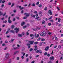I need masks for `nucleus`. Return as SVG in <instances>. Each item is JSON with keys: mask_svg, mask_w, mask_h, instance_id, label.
<instances>
[{"mask_svg": "<svg viewBox=\"0 0 63 63\" xmlns=\"http://www.w3.org/2000/svg\"><path fill=\"white\" fill-rule=\"evenodd\" d=\"M32 50H33V48H31L30 49L29 51H32Z\"/></svg>", "mask_w": 63, "mask_h": 63, "instance_id": "obj_22", "label": "nucleus"}, {"mask_svg": "<svg viewBox=\"0 0 63 63\" xmlns=\"http://www.w3.org/2000/svg\"><path fill=\"white\" fill-rule=\"evenodd\" d=\"M52 16L48 18V19H51L52 18Z\"/></svg>", "mask_w": 63, "mask_h": 63, "instance_id": "obj_52", "label": "nucleus"}, {"mask_svg": "<svg viewBox=\"0 0 63 63\" xmlns=\"http://www.w3.org/2000/svg\"><path fill=\"white\" fill-rule=\"evenodd\" d=\"M32 6L34 7L35 6V4L34 3H33L32 4Z\"/></svg>", "mask_w": 63, "mask_h": 63, "instance_id": "obj_19", "label": "nucleus"}, {"mask_svg": "<svg viewBox=\"0 0 63 63\" xmlns=\"http://www.w3.org/2000/svg\"><path fill=\"white\" fill-rule=\"evenodd\" d=\"M42 23L43 24H45V21L44 20H43L42 21Z\"/></svg>", "mask_w": 63, "mask_h": 63, "instance_id": "obj_15", "label": "nucleus"}, {"mask_svg": "<svg viewBox=\"0 0 63 63\" xmlns=\"http://www.w3.org/2000/svg\"><path fill=\"white\" fill-rule=\"evenodd\" d=\"M51 23H49L48 24V25H49V26H50V25H51Z\"/></svg>", "mask_w": 63, "mask_h": 63, "instance_id": "obj_63", "label": "nucleus"}, {"mask_svg": "<svg viewBox=\"0 0 63 63\" xmlns=\"http://www.w3.org/2000/svg\"><path fill=\"white\" fill-rule=\"evenodd\" d=\"M8 4L9 5H11V2H9L8 3Z\"/></svg>", "mask_w": 63, "mask_h": 63, "instance_id": "obj_55", "label": "nucleus"}, {"mask_svg": "<svg viewBox=\"0 0 63 63\" xmlns=\"http://www.w3.org/2000/svg\"><path fill=\"white\" fill-rule=\"evenodd\" d=\"M17 48H18L17 47H15L14 48H13L15 50H16V49H17Z\"/></svg>", "mask_w": 63, "mask_h": 63, "instance_id": "obj_25", "label": "nucleus"}, {"mask_svg": "<svg viewBox=\"0 0 63 63\" xmlns=\"http://www.w3.org/2000/svg\"><path fill=\"white\" fill-rule=\"evenodd\" d=\"M15 14H12L11 16H15Z\"/></svg>", "mask_w": 63, "mask_h": 63, "instance_id": "obj_53", "label": "nucleus"}, {"mask_svg": "<svg viewBox=\"0 0 63 63\" xmlns=\"http://www.w3.org/2000/svg\"><path fill=\"white\" fill-rule=\"evenodd\" d=\"M11 27L12 28V29H13V28H14V27H15V26H14V25H12L11 26Z\"/></svg>", "mask_w": 63, "mask_h": 63, "instance_id": "obj_36", "label": "nucleus"}, {"mask_svg": "<svg viewBox=\"0 0 63 63\" xmlns=\"http://www.w3.org/2000/svg\"><path fill=\"white\" fill-rule=\"evenodd\" d=\"M49 48V46H47L46 47V48L45 49V50L46 51H47L48 50V49Z\"/></svg>", "mask_w": 63, "mask_h": 63, "instance_id": "obj_4", "label": "nucleus"}, {"mask_svg": "<svg viewBox=\"0 0 63 63\" xmlns=\"http://www.w3.org/2000/svg\"><path fill=\"white\" fill-rule=\"evenodd\" d=\"M2 15H3V13H2L0 11V16Z\"/></svg>", "mask_w": 63, "mask_h": 63, "instance_id": "obj_32", "label": "nucleus"}, {"mask_svg": "<svg viewBox=\"0 0 63 63\" xmlns=\"http://www.w3.org/2000/svg\"><path fill=\"white\" fill-rule=\"evenodd\" d=\"M60 20H61V19L60 18H59L58 19V22H60Z\"/></svg>", "mask_w": 63, "mask_h": 63, "instance_id": "obj_33", "label": "nucleus"}, {"mask_svg": "<svg viewBox=\"0 0 63 63\" xmlns=\"http://www.w3.org/2000/svg\"><path fill=\"white\" fill-rule=\"evenodd\" d=\"M19 8L20 9V10H22L24 9V8L23 7H21V6H20L19 7Z\"/></svg>", "mask_w": 63, "mask_h": 63, "instance_id": "obj_6", "label": "nucleus"}, {"mask_svg": "<svg viewBox=\"0 0 63 63\" xmlns=\"http://www.w3.org/2000/svg\"><path fill=\"white\" fill-rule=\"evenodd\" d=\"M47 10V7H45V9H44V10L45 11H46V10Z\"/></svg>", "mask_w": 63, "mask_h": 63, "instance_id": "obj_38", "label": "nucleus"}, {"mask_svg": "<svg viewBox=\"0 0 63 63\" xmlns=\"http://www.w3.org/2000/svg\"><path fill=\"white\" fill-rule=\"evenodd\" d=\"M27 18V17H24L23 18V19H26Z\"/></svg>", "mask_w": 63, "mask_h": 63, "instance_id": "obj_40", "label": "nucleus"}, {"mask_svg": "<svg viewBox=\"0 0 63 63\" xmlns=\"http://www.w3.org/2000/svg\"><path fill=\"white\" fill-rule=\"evenodd\" d=\"M48 63H52V62H51V61H50Z\"/></svg>", "mask_w": 63, "mask_h": 63, "instance_id": "obj_44", "label": "nucleus"}, {"mask_svg": "<svg viewBox=\"0 0 63 63\" xmlns=\"http://www.w3.org/2000/svg\"><path fill=\"white\" fill-rule=\"evenodd\" d=\"M56 40H57V41L58 40V38L57 37H56V38H55Z\"/></svg>", "mask_w": 63, "mask_h": 63, "instance_id": "obj_48", "label": "nucleus"}, {"mask_svg": "<svg viewBox=\"0 0 63 63\" xmlns=\"http://www.w3.org/2000/svg\"><path fill=\"white\" fill-rule=\"evenodd\" d=\"M26 17H28L29 16V14L28 13H27V15H26Z\"/></svg>", "mask_w": 63, "mask_h": 63, "instance_id": "obj_16", "label": "nucleus"}, {"mask_svg": "<svg viewBox=\"0 0 63 63\" xmlns=\"http://www.w3.org/2000/svg\"><path fill=\"white\" fill-rule=\"evenodd\" d=\"M29 34V33H28V32H26V34L27 35H28Z\"/></svg>", "mask_w": 63, "mask_h": 63, "instance_id": "obj_62", "label": "nucleus"}, {"mask_svg": "<svg viewBox=\"0 0 63 63\" xmlns=\"http://www.w3.org/2000/svg\"><path fill=\"white\" fill-rule=\"evenodd\" d=\"M42 45V43H40V45H39V46H41Z\"/></svg>", "mask_w": 63, "mask_h": 63, "instance_id": "obj_51", "label": "nucleus"}, {"mask_svg": "<svg viewBox=\"0 0 63 63\" xmlns=\"http://www.w3.org/2000/svg\"><path fill=\"white\" fill-rule=\"evenodd\" d=\"M11 41H10V43H12V42H13V41H15V39H12L11 40Z\"/></svg>", "mask_w": 63, "mask_h": 63, "instance_id": "obj_11", "label": "nucleus"}, {"mask_svg": "<svg viewBox=\"0 0 63 63\" xmlns=\"http://www.w3.org/2000/svg\"><path fill=\"white\" fill-rule=\"evenodd\" d=\"M41 40L42 41H45V39L44 38H42V39H41Z\"/></svg>", "mask_w": 63, "mask_h": 63, "instance_id": "obj_24", "label": "nucleus"}, {"mask_svg": "<svg viewBox=\"0 0 63 63\" xmlns=\"http://www.w3.org/2000/svg\"><path fill=\"white\" fill-rule=\"evenodd\" d=\"M30 37H33L34 36V35L33 34H31L30 35Z\"/></svg>", "mask_w": 63, "mask_h": 63, "instance_id": "obj_23", "label": "nucleus"}, {"mask_svg": "<svg viewBox=\"0 0 63 63\" xmlns=\"http://www.w3.org/2000/svg\"><path fill=\"white\" fill-rule=\"evenodd\" d=\"M28 56V54H26V57H27Z\"/></svg>", "mask_w": 63, "mask_h": 63, "instance_id": "obj_60", "label": "nucleus"}, {"mask_svg": "<svg viewBox=\"0 0 63 63\" xmlns=\"http://www.w3.org/2000/svg\"><path fill=\"white\" fill-rule=\"evenodd\" d=\"M47 52H46L45 53L44 55H47Z\"/></svg>", "mask_w": 63, "mask_h": 63, "instance_id": "obj_35", "label": "nucleus"}, {"mask_svg": "<svg viewBox=\"0 0 63 63\" xmlns=\"http://www.w3.org/2000/svg\"><path fill=\"white\" fill-rule=\"evenodd\" d=\"M30 44L29 43H28L27 44V46H30Z\"/></svg>", "mask_w": 63, "mask_h": 63, "instance_id": "obj_43", "label": "nucleus"}, {"mask_svg": "<svg viewBox=\"0 0 63 63\" xmlns=\"http://www.w3.org/2000/svg\"><path fill=\"white\" fill-rule=\"evenodd\" d=\"M38 42H36L34 43V44H35V45H37V44H38Z\"/></svg>", "mask_w": 63, "mask_h": 63, "instance_id": "obj_34", "label": "nucleus"}, {"mask_svg": "<svg viewBox=\"0 0 63 63\" xmlns=\"http://www.w3.org/2000/svg\"><path fill=\"white\" fill-rule=\"evenodd\" d=\"M35 52L37 53L39 52V53H40V54H42V51L40 50H37Z\"/></svg>", "mask_w": 63, "mask_h": 63, "instance_id": "obj_2", "label": "nucleus"}, {"mask_svg": "<svg viewBox=\"0 0 63 63\" xmlns=\"http://www.w3.org/2000/svg\"><path fill=\"white\" fill-rule=\"evenodd\" d=\"M19 57H17V60H19Z\"/></svg>", "mask_w": 63, "mask_h": 63, "instance_id": "obj_49", "label": "nucleus"}, {"mask_svg": "<svg viewBox=\"0 0 63 63\" xmlns=\"http://www.w3.org/2000/svg\"><path fill=\"white\" fill-rule=\"evenodd\" d=\"M10 31L11 32H12V33H15V31L14 30H11Z\"/></svg>", "mask_w": 63, "mask_h": 63, "instance_id": "obj_31", "label": "nucleus"}, {"mask_svg": "<svg viewBox=\"0 0 63 63\" xmlns=\"http://www.w3.org/2000/svg\"><path fill=\"white\" fill-rule=\"evenodd\" d=\"M34 42V41H29V43L31 45H32L33 43Z\"/></svg>", "mask_w": 63, "mask_h": 63, "instance_id": "obj_5", "label": "nucleus"}, {"mask_svg": "<svg viewBox=\"0 0 63 63\" xmlns=\"http://www.w3.org/2000/svg\"><path fill=\"white\" fill-rule=\"evenodd\" d=\"M26 27V25H25L24 26L23 28V29H24Z\"/></svg>", "mask_w": 63, "mask_h": 63, "instance_id": "obj_26", "label": "nucleus"}, {"mask_svg": "<svg viewBox=\"0 0 63 63\" xmlns=\"http://www.w3.org/2000/svg\"><path fill=\"white\" fill-rule=\"evenodd\" d=\"M31 17H33V14H31Z\"/></svg>", "mask_w": 63, "mask_h": 63, "instance_id": "obj_45", "label": "nucleus"}, {"mask_svg": "<svg viewBox=\"0 0 63 63\" xmlns=\"http://www.w3.org/2000/svg\"><path fill=\"white\" fill-rule=\"evenodd\" d=\"M27 4H26L24 5V6L25 7H27Z\"/></svg>", "mask_w": 63, "mask_h": 63, "instance_id": "obj_58", "label": "nucleus"}, {"mask_svg": "<svg viewBox=\"0 0 63 63\" xmlns=\"http://www.w3.org/2000/svg\"><path fill=\"white\" fill-rule=\"evenodd\" d=\"M36 37L37 38H38V37H39V34H38L36 35Z\"/></svg>", "mask_w": 63, "mask_h": 63, "instance_id": "obj_21", "label": "nucleus"}, {"mask_svg": "<svg viewBox=\"0 0 63 63\" xmlns=\"http://www.w3.org/2000/svg\"><path fill=\"white\" fill-rule=\"evenodd\" d=\"M18 53V51H16L14 52V55H16V54H17V53Z\"/></svg>", "mask_w": 63, "mask_h": 63, "instance_id": "obj_10", "label": "nucleus"}, {"mask_svg": "<svg viewBox=\"0 0 63 63\" xmlns=\"http://www.w3.org/2000/svg\"><path fill=\"white\" fill-rule=\"evenodd\" d=\"M21 35H22H22H24V33L22 32V34H21Z\"/></svg>", "mask_w": 63, "mask_h": 63, "instance_id": "obj_61", "label": "nucleus"}, {"mask_svg": "<svg viewBox=\"0 0 63 63\" xmlns=\"http://www.w3.org/2000/svg\"><path fill=\"white\" fill-rule=\"evenodd\" d=\"M8 22L9 23H12V21L10 20H8Z\"/></svg>", "mask_w": 63, "mask_h": 63, "instance_id": "obj_12", "label": "nucleus"}, {"mask_svg": "<svg viewBox=\"0 0 63 63\" xmlns=\"http://www.w3.org/2000/svg\"><path fill=\"white\" fill-rule=\"evenodd\" d=\"M42 6V5L41 4H39V5H38V7H41Z\"/></svg>", "mask_w": 63, "mask_h": 63, "instance_id": "obj_28", "label": "nucleus"}, {"mask_svg": "<svg viewBox=\"0 0 63 63\" xmlns=\"http://www.w3.org/2000/svg\"><path fill=\"white\" fill-rule=\"evenodd\" d=\"M5 2H6V1L5 0H2V3H5Z\"/></svg>", "mask_w": 63, "mask_h": 63, "instance_id": "obj_30", "label": "nucleus"}, {"mask_svg": "<svg viewBox=\"0 0 63 63\" xmlns=\"http://www.w3.org/2000/svg\"><path fill=\"white\" fill-rule=\"evenodd\" d=\"M50 21H51V22H52H52H53V20H50Z\"/></svg>", "mask_w": 63, "mask_h": 63, "instance_id": "obj_56", "label": "nucleus"}, {"mask_svg": "<svg viewBox=\"0 0 63 63\" xmlns=\"http://www.w3.org/2000/svg\"><path fill=\"white\" fill-rule=\"evenodd\" d=\"M6 37L7 38H10V35H9L7 36Z\"/></svg>", "mask_w": 63, "mask_h": 63, "instance_id": "obj_46", "label": "nucleus"}, {"mask_svg": "<svg viewBox=\"0 0 63 63\" xmlns=\"http://www.w3.org/2000/svg\"><path fill=\"white\" fill-rule=\"evenodd\" d=\"M41 38L39 37V38L38 39H37V41H40V40H41Z\"/></svg>", "mask_w": 63, "mask_h": 63, "instance_id": "obj_29", "label": "nucleus"}, {"mask_svg": "<svg viewBox=\"0 0 63 63\" xmlns=\"http://www.w3.org/2000/svg\"><path fill=\"white\" fill-rule=\"evenodd\" d=\"M21 58H22V59H24V57H23V56H22Z\"/></svg>", "mask_w": 63, "mask_h": 63, "instance_id": "obj_59", "label": "nucleus"}, {"mask_svg": "<svg viewBox=\"0 0 63 63\" xmlns=\"http://www.w3.org/2000/svg\"><path fill=\"white\" fill-rule=\"evenodd\" d=\"M40 35H41V36H43L44 35L43 34H40Z\"/></svg>", "mask_w": 63, "mask_h": 63, "instance_id": "obj_54", "label": "nucleus"}, {"mask_svg": "<svg viewBox=\"0 0 63 63\" xmlns=\"http://www.w3.org/2000/svg\"><path fill=\"white\" fill-rule=\"evenodd\" d=\"M58 47L59 48H61V45H59L58 46Z\"/></svg>", "mask_w": 63, "mask_h": 63, "instance_id": "obj_17", "label": "nucleus"}, {"mask_svg": "<svg viewBox=\"0 0 63 63\" xmlns=\"http://www.w3.org/2000/svg\"><path fill=\"white\" fill-rule=\"evenodd\" d=\"M35 63V61H33L31 63Z\"/></svg>", "mask_w": 63, "mask_h": 63, "instance_id": "obj_64", "label": "nucleus"}, {"mask_svg": "<svg viewBox=\"0 0 63 63\" xmlns=\"http://www.w3.org/2000/svg\"><path fill=\"white\" fill-rule=\"evenodd\" d=\"M4 5L3 4H2L1 5V8H3V7H4Z\"/></svg>", "mask_w": 63, "mask_h": 63, "instance_id": "obj_42", "label": "nucleus"}, {"mask_svg": "<svg viewBox=\"0 0 63 63\" xmlns=\"http://www.w3.org/2000/svg\"><path fill=\"white\" fill-rule=\"evenodd\" d=\"M39 3H40V2L39 1H38L36 3V5H38L39 4Z\"/></svg>", "mask_w": 63, "mask_h": 63, "instance_id": "obj_18", "label": "nucleus"}, {"mask_svg": "<svg viewBox=\"0 0 63 63\" xmlns=\"http://www.w3.org/2000/svg\"><path fill=\"white\" fill-rule=\"evenodd\" d=\"M9 55L10 54H9V53H6L5 57V59L6 60H7L8 59H9Z\"/></svg>", "mask_w": 63, "mask_h": 63, "instance_id": "obj_1", "label": "nucleus"}, {"mask_svg": "<svg viewBox=\"0 0 63 63\" xmlns=\"http://www.w3.org/2000/svg\"><path fill=\"white\" fill-rule=\"evenodd\" d=\"M7 21L6 20H5L3 21V23H7Z\"/></svg>", "mask_w": 63, "mask_h": 63, "instance_id": "obj_27", "label": "nucleus"}, {"mask_svg": "<svg viewBox=\"0 0 63 63\" xmlns=\"http://www.w3.org/2000/svg\"><path fill=\"white\" fill-rule=\"evenodd\" d=\"M48 13L50 14V15H52V12H51V10H49Z\"/></svg>", "mask_w": 63, "mask_h": 63, "instance_id": "obj_7", "label": "nucleus"}, {"mask_svg": "<svg viewBox=\"0 0 63 63\" xmlns=\"http://www.w3.org/2000/svg\"><path fill=\"white\" fill-rule=\"evenodd\" d=\"M15 5V4H14V3H12V5H11V7H13L14 6V5Z\"/></svg>", "mask_w": 63, "mask_h": 63, "instance_id": "obj_20", "label": "nucleus"}, {"mask_svg": "<svg viewBox=\"0 0 63 63\" xmlns=\"http://www.w3.org/2000/svg\"><path fill=\"white\" fill-rule=\"evenodd\" d=\"M36 50H37V48H35L34 49V50H35V51H36Z\"/></svg>", "mask_w": 63, "mask_h": 63, "instance_id": "obj_50", "label": "nucleus"}, {"mask_svg": "<svg viewBox=\"0 0 63 63\" xmlns=\"http://www.w3.org/2000/svg\"><path fill=\"white\" fill-rule=\"evenodd\" d=\"M37 33H35V34H34V37L35 38H36V34Z\"/></svg>", "mask_w": 63, "mask_h": 63, "instance_id": "obj_47", "label": "nucleus"}, {"mask_svg": "<svg viewBox=\"0 0 63 63\" xmlns=\"http://www.w3.org/2000/svg\"><path fill=\"white\" fill-rule=\"evenodd\" d=\"M38 14H36V15H35V16L37 17V16H38Z\"/></svg>", "mask_w": 63, "mask_h": 63, "instance_id": "obj_57", "label": "nucleus"}, {"mask_svg": "<svg viewBox=\"0 0 63 63\" xmlns=\"http://www.w3.org/2000/svg\"><path fill=\"white\" fill-rule=\"evenodd\" d=\"M9 32V31H7L6 33V34H8Z\"/></svg>", "mask_w": 63, "mask_h": 63, "instance_id": "obj_41", "label": "nucleus"}, {"mask_svg": "<svg viewBox=\"0 0 63 63\" xmlns=\"http://www.w3.org/2000/svg\"><path fill=\"white\" fill-rule=\"evenodd\" d=\"M29 60V59L27 58L26 59V61L27 62H28Z\"/></svg>", "mask_w": 63, "mask_h": 63, "instance_id": "obj_37", "label": "nucleus"}, {"mask_svg": "<svg viewBox=\"0 0 63 63\" xmlns=\"http://www.w3.org/2000/svg\"><path fill=\"white\" fill-rule=\"evenodd\" d=\"M14 30H16V33H17V32H18L19 31V28H17L16 27L14 29Z\"/></svg>", "mask_w": 63, "mask_h": 63, "instance_id": "obj_3", "label": "nucleus"}, {"mask_svg": "<svg viewBox=\"0 0 63 63\" xmlns=\"http://www.w3.org/2000/svg\"><path fill=\"white\" fill-rule=\"evenodd\" d=\"M16 10H13V12L14 13H16Z\"/></svg>", "mask_w": 63, "mask_h": 63, "instance_id": "obj_39", "label": "nucleus"}, {"mask_svg": "<svg viewBox=\"0 0 63 63\" xmlns=\"http://www.w3.org/2000/svg\"><path fill=\"white\" fill-rule=\"evenodd\" d=\"M18 37H19L20 38L21 37H22V35L21 34H18Z\"/></svg>", "mask_w": 63, "mask_h": 63, "instance_id": "obj_9", "label": "nucleus"}, {"mask_svg": "<svg viewBox=\"0 0 63 63\" xmlns=\"http://www.w3.org/2000/svg\"><path fill=\"white\" fill-rule=\"evenodd\" d=\"M43 33V36H45V35H46V32H42Z\"/></svg>", "mask_w": 63, "mask_h": 63, "instance_id": "obj_13", "label": "nucleus"}, {"mask_svg": "<svg viewBox=\"0 0 63 63\" xmlns=\"http://www.w3.org/2000/svg\"><path fill=\"white\" fill-rule=\"evenodd\" d=\"M50 60H54V57H50Z\"/></svg>", "mask_w": 63, "mask_h": 63, "instance_id": "obj_8", "label": "nucleus"}, {"mask_svg": "<svg viewBox=\"0 0 63 63\" xmlns=\"http://www.w3.org/2000/svg\"><path fill=\"white\" fill-rule=\"evenodd\" d=\"M24 22H23L21 24V25L22 26H23V25H24Z\"/></svg>", "mask_w": 63, "mask_h": 63, "instance_id": "obj_14", "label": "nucleus"}]
</instances>
